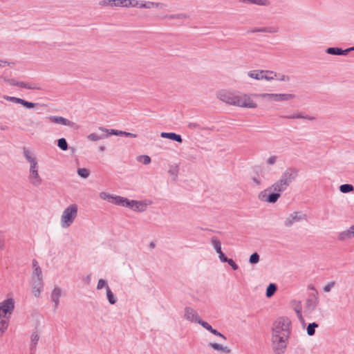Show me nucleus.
I'll return each instance as SVG.
<instances>
[{
    "label": "nucleus",
    "mask_w": 354,
    "mask_h": 354,
    "mask_svg": "<svg viewBox=\"0 0 354 354\" xmlns=\"http://www.w3.org/2000/svg\"><path fill=\"white\" fill-rule=\"evenodd\" d=\"M295 312H296V313L297 315L298 318L300 320L304 321V319H303V317H302V314H301V304H299V306L295 308Z\"/></svg>",
    "instance_id": "52"
},
{
    "label": "nucleus",
    "mask_w": 354,
    "mask_h": 354,
    "mask_svg": "<svg viewBox=\"0 0 354 354\" xmlns=\"http://www.w3.org/2000/svg\"><path fill=\"white\" fill-rule=\"evenodd\" d=\"M211 242L214 247L217 253L221 252V244L219 240H218L216 237H213L211 239Z\"/></svg>",
    "instance_id": "33"
},
{
    "label": "nucleus",
    "mask_w": 354,
    "mask_h": 354,
    "mask_svg": "<svg viewBox=\"0 0 354 354\" xmlns=\"http://www.w3.org/2000/svg\"><path fill=\"white\" fill-rule=\"evenodd\" d=\"M61 296L62 289L59 287H55L50 295L51 301L54 303L55 308H57Z\"/></svg>",
    "instance_id": "18"
},
{
    "label": "nucleus",
    "mask_w": 354,
    "mask_h": 354,
    "mask_svg": "<svg viewBox=\"0 0 354 354\" xmlns=\"http://www.w3.org/2000/svg\"><path fill=\"white\" fill-rule=\"evenodd\" d=\"M4 80H5V82H8L10 85L17 86H18L19 82L15 80H13V79H10V80L4 79Z\"/></svg>",
    "instance_id": "55"
},
{
    "label": "nucleus",
    "mask_w": 354,
    "mask_h": 354,
    "mask_svg": "<svg viewBox=\"0 0 354 354\" xmlns=\"http://www.w3.org/2000/svg\"><path fill=\"white\" fill-rule=\"evenodd\" d=\"M185 317L187 320L192 322L198 323V320L201 319L197 313L189 307H186L185 308Z\"/></svg>",
    "instance_id": "12"
},
{
    "label": "nucleus",
    "mask_w": 354,
    "mask_h": 354,
    "mask_svg": "<svg viewBox=\"0 0 354 354\" xmlns=\"http://www.w3.org/2000/svg\"><path fill=\"white\" fill-rule=\"evenodd\" d=\"M319 300L318 297L317 291H315V293L313 294L311 297H310L306 303V310L308 313H311L315 310L317 305L319 304Z\"/></svg>",
    "instance_id": "8"
},
{
    "label": "nucleus",
    "mask_w": 354,
    "mask_h": 354,
    "mask_svg": "<svg viewBox=\"0 0 354 354\" xmlns=\"http://www.w3.org/2000/svg\"><path fill=\"white\" fill-rule=\"evenodd\" d=\"M108 137V134H105V135H102V136H99L97 135V133H91L88 136V139L91 140V141H97L99 140H101V139H104V138H106Z\"/></svg>",
    "instance_id": "32"
},
{
    "label": "nucleus",
    "mask_w": 354,
    "mask_h": 354,
    "mask_svg": "<svg viewBox=\"0 0 354 354\" xmlns=\"http://www.w3.org/2000/svg\"><path fill=\"white\" fill-rule=\"evenodd\" d=\"M198 324H201L204 328H205L210 333L213 330V328L210 324H209L207 322L202 320L201 319L198 320Z\"/></svg>",
    "instance_id": "45"
},
{
    "label": "nucleus",
    "mask_w": 354,
    "mask_h": 354,
    "mask_svg": "<svg viewBox=\"0 0 354 354\" xmlns=\"http://www.w3.org/2000/svg\"><path fill=\"white\" fill-rule=\"evenodd\" d=\"M252 180H253V182H254L256 185H261V179H260V178H257V177H253V178H252Z\"/></svg>",
    "instance_id": "60"
},
{
    "label": "nucleus",
    "mask_w": 354,
    "mask_h": 354,
    "mask_svg": "<svg viewBox=\"0 0 354 354\" xmlns=\"http://www.w3.org/2000/svg\"><path fill=\"white\" fill-rule=\"evenodd\" d=\"M306 218L305 214H301L299 212H295L289 215L284 221V225L286 227L292 226L295 223L299 222Z\"/></svg>",
    "instance_id": "7"
},
{
    "label": "nucleus",
    "mask_w": 354,
    "mask_h": 354,
    "mask_svg": "<svg viewBox=\"0 0 354 354\" xmlns=\"http://www.w3.org/2000/svg\"><path fill=\"white\" fill-rule=\"evenodd\" d=\"M280 81H288L289 80V77L288 76H286L284 75H281V77L279 78Z\"/></svg>",
    "instance_id": "64"
},
{
    "label": "nucleus",
    "mask_w": 354,
    "mask_h": 354,
    "mask_svg": "<svg viewBox=\"0 0 354 354\" xmlns=\"http://www.w3.org/2000/svg\"><path fill=\"white\" fill-rule=\"evenodd\" d=\"M298 176V169L294 167L288 168L281 175L279 180L268 189L259 194V198L264 202L274 203L281 196V193L285 191L290 183Z\"/></svg>",
    "instance_id": "1"
},
{
    "label": "nucleus",
    "mask_w": 354,
    "mask_h": 354,
    "mask_svg": "<svg viewBox=\"0 0 354 354\" xmlns=\"http://www.w3.org/2000/svg\"><path fill=\"white\" fill-rule=\"evenodd\" d=\"M218 254L219 255V259L222 262H226L227 261L228 258L225 256L222 251L218 252Z\"/></svg>",
    "instance_id": "57"
},
{
    "label": "nucleus",
    "mask_w": 354,
    "mask_h": 354,
    "mask_svg": "<svg viewBox=\"0 0 354 354\" xmlns=\"http://www.w3.org/2000/svg\"><path fill=\"white\" fill-rule=\"evenodd\" d=\"M295 95L290 93H281L278 94V102L279 101H288L294 99Z\"/></svg>",
    "instance_id": "28"
},
{
    "label": "nucleus",
    "mask_w": 354,
    "mask_h": 354,
    "mask_svg": "<svg viewBox=\"0 0 354 354\" xmlns=\"http://www.w3.org/2000/svg\"><path fill=\"white\" fill-rule=\"evenodd\" d=\"M211 333L216 336L221 337L224 340L226 339V337L224 335H223L222 333H221L220 332H218V330H216V329L213 328V330L211 331Z\"/></svg>",
    "instance_id": "53"
},
{
    "label": "nucleus",
    "mask_w": 354,
    "mask_h": 354,
    "mask_svg": "<svg viewBox=\"0 0 354 354\" xmlns=\"http://www.w3.org/2000/svg\"><path fill=\"white\" fill-rule=\"evenodd\" d=\"M21 102L20 104L24 106L25 107H26L28 109H32V108H33L35 106V103L26 101V100H24L23 99H21Z\"/></svg>",
    "instance_id": "48"
},
{
    "label": "nucleus",
    "mask_w": 354,
    "mask_h": 354,
    "mask_svg": "<svg viewBox=\"0 0 354 354\" xmlns=\"http://www.w3.org/2000/svg\"><path fill=\"white\" fill-rule=\"evenodd\" d=\"M263 80L270 81L274 80L277 75L275 72L272 71H264Z\"/></svg>",
    "instance_id": "29"
},
{
    "label": "nucleus",
    "mask_w": 354,
    "mask_h": 354,
    "mask_svg": "<svg viewBox=\"0 0 354 354\" xmlns=\"http://www.w3.org/2000/svg\"><path fill=\"white\" fill-rule=\"evenodd\" d=\"M209 346L214 348V350L221 351L225 354H229L231 353V349L227 346H223L218 343H209Z\"/></svg>",
    "instance_id": "23"
},
{
    "label": "nucleus",
    "mask_w": 354,
    "mask_h": 354,
    "mask_svg": "<svg viewBox=\"0 0 354 354\" xmlns=\"http://www.w3.org/2000/svg\"><path fill=\"white\" fill-rule=\"evenodd\" d=\"M23 153L26 160L30 163L29 174L28 179L33 187H39L43 180L39 174V165L33 153L28 148H23Z\"/></svg>",
    "instance_id": "3"
},
{
    "label": "nucleus",
    "mask_w": 354,
    "mask_h": 354,
    "mask_svg": "<svg viewBox=\"0 0 354 354\" xmlns=\"http://www.w3.org/2000/svg\"><path fill=\"white\" fill-rule=\"evenodd\" d=\"M165 6V5L162 3H159V2H151V1H148V2H145V3H142L141 4H139L138 5V7L140 8H163Z\"/></svg>",
    "instance_id": "24"
},
{
    "label": "nucleus",
    "mask_w": 354,
    "mask_h": 354,
    "mask_svg": "<svg viewBox=\"0 0 354 354\" xmlns=\"http://www.w3.org/2000/svg\"><path fill=\"white\" fill-rule=\"evenodd\" d=\"M254 96L259 97L261 98H268L270 100L271 93H261V94H255Z\"/></svg>",
    "instance_id": "54"
},
{
    "label": "nucleus",
    "mask_w": 354,
    "mask_h": 354,
    "mask_svg": "<svg viewBox=\"0 0 354 354\" xmlns=\"http://www.w3.org/2000/svg\"><path fill=\"white\" fill-rule=\"evenodd\" d=\"M10 319H0V338L3 337L5 332L7 330L9 325Z\"/></svg>",
    "instance_id": "26"
},
{
    "label": "nucleus",
    "mask_w": 354,
    "mask_h": 354,
    "mask_svg": "<svg viewBox=\"0 0 354 354\" xmlns=\"http://www.w3.org/2000/svg\"><path fill=\"white\" fill-rule=\"evenodd\" d=\"M32 268L33 269L36 268H39L40 266H39V263L37 262V261L36 259H33L32 261Z\"/></svg>",
    "instance_id": "61"
},
{
    "label": "nucleus",
    "mask_w": 354,
    "mask_h": 354,
    "mask_svg": "<svg viewBox=\"0 0 354 354\" xmlns=\"http://www.w3.org/2000/svg\"><path fill=\"white\" fill-rule=\"evenodd\" d=\"M167 18L169 19H187L189 18V16L186 14L180 13L168 15Z\"/></svg>",
    "instance_id": "35"
},
{
    "label": "nucleus",
    "mask_w": 354,
    "mask_h": 354,
    "mask_svg": "<svg viewBox=\"0 0 354 354\" xmlns=\"http://www.w3.org/2000/svg\"><path fill=\"white\" fill-rule=\"evenodd\" d=\"M354 238V225L348 230L340 232L338 235V240L345 241Z\"/></svg>",
    "instance_id": "13"
},
{
    "label": "nucleus",
    "mask_w": 354,
    "mask_h": 354,
    "mask_svg": "<svg viewBox=\"0 0 354 354\" xmlns=\"http://www.w3.org/2000/svg\"><path fill=\"white\" fill-rule=\"evenodd\" d=\"M290 326V321L288 318L280 317L273 324L272 335L289 337Z\"/></svg>",
    "instance_id": "5"
},
{
    "label": "nucleus",
    "mask_w": 354,
    "mask_h": 354,
    "mask_svg": "<svg viewBox=\"0 0 354 354\" xmlns=\"http://www.w3.org/2000/svg\"><path fill=\"white\" fill-rule=\"evenodd\" d=\"M353 50H354V47H351V48H347L346 50H342V48H339L332 47V48H327L326 53L328 54H330V55H346L348 54V52Z\"/></svg>",
    "instance_id": "19"
},
{
    "label": "nucleus",
    "mask_w": 354,
    "mask_h": 354,
    "mask_svg": "<svg viewBox=\"0 0 354 354\" xmlns=\"http://www.w3.org/2000/svg\"><path fill=\"white\" fill-rule=\"evenodd\" d=\"M317 327H318V324L315 322L309 324L307 327L308 335L309 336H313L315 333V328H317Z\"/></svg>",
    "instance_id": "41"
},
{
    "label": "nucleus",
    "mask_w": 354,
    "mask_h": 354,
    "mask_svg": "<svg viewBox=\"0 0 354 354\" xmlns=\"http://www.w3.org/2000/svg\"><path fill=\"white\" fill-rule=\"evenodd\" d=\"M127 203L129 205H127V207L135 210V211H139V212H144L147 209V204L143 201H129L128 199Z\"/></svg>",
    "instance_id": "11"
},
{
    "label": "nucleus",
    "mask_w": 354,
    "mask_h": 354,
    "mask_svg": "<svg viewBox=\"0 0 354 354\" xmlns=\"http://www.w3.org/2000/svg\"><path fill=\"white\" fill-rule=\"evenodd\" d=\"M106 287H109V286H108L107 281L106 280L101 279L98 281V283L97 285V290H101L103 288H105L106 289Z\"/></svg>",
    "instance_id": "46"
},
{
    "label": "nucleus",
    "mask_w": 354,
    "mask_h": 354,
    "mask_svg": "<svg viewBox=\"0 0 354 354\" xmlns=\"http://www.w3.org/2000/svg\"><path fill=\"white\" fill-rule=\"evenodd\" d=\"M287 336L272 335V348L275 354H283L287 347Z\"/></svg>",
    "instance_id": "6"
},
{
    "label": "nucleus",
    "mask_w": 354,
    "mask_h": 354,
    "mask_svg": "<svg viewBox=\"0 0 354 354\" xmlns=\"http://www.w3.org/2000/svg\"><path fill=\"white\" fill-rule=\"evenodd\" d=\"M48 120L53 123L55 124H60L64 126H68L71 127H75V124L73 122L70 121L69 120L63 118L62 116H49L48 117Z\"/></svg>",
    "instance_id": "10"
},
{
    "label": "nucleus",
    "mask_w": 354,
    "mask_h": 354,
    "mask_svg": "<svg viewBox=\"0 0 354 354\" xmlns=\"http://www.w3.org/2000/svg\"><path fill=\"white\" fill-rule=\"evenodd\" d=\"M264 70H256V71H250L248 75L250 77L261 80H263V75H264Z\"/></svg>",
    "instance_id": "25"
},
{
    "label": "nucleus",
    "mask_w": 354,
    "mask_h": 354,
    "mask_svg": "<svg viewBox=\"0 0 354 354\" xmlns=\"http://www.w3.org/2000/svg\"><path fill=\"white\" fill-rule=\"evenodd\" d=\"M78 206L77 204L68 205L62 212L61 225L63 228L70 227L77 216Z\"/></svg>",
    "instance_id": "4"
},
{
    "label": "nucleus",
    "mask_w": 354,
    "mask_h": 354,
    "mask_svg": "<svg viewBox=\"0 0 354 354\" xmlns=\"http://www.w3.org/2000/svg\"><path fill=\"white\" fill-rule=\"evenodd\" d=\"M77 174L82 178H86L90 175V171L86 168H79L77 171Z\"/></svg>",
    "instance_id": "40"
},
{
    "label": "nucleus",
    "mask_w": 354,
    "mask_h": 354,
    "mask_svg": "<svg viewBox=\"0 0 354 354\" xmlns=\"http://www.w3.org/2000/svg\"><path fill=\"white\" fill-rule=\"evenodd\" d=\"M33 274L37 278V279H42V271L41 268H36L33 269Z\"/></svg>",
    "instance_id": "49"
},
{
    "label": "nucleus",
    "mask_w": 354,
    "mask_h": 354,
    "mask_svg": "<svg viewBox=\"0 0 354 354\" xmlns=\"http://www.w3.org/2000/svg\"><path fill=\"white\" fill-rule=\"evenodd\" d=\"M335 281L329 282L327 285L324 287V291L326 292H328L330 291L331 288L335 286Z\"/></svg>",
    "instance_id": "50"
},
{
    "label": "nucleus",
    "mask_w": 354,
    "mask_h": 354,
    "mask_svg": "<svg viewBox=\"0 0 354 354\" xmlns=\"http://www.w3.org/2000/svg\"><path fill=\"white\" fill-rule=\"evenodd\" d=\"M188 127L189 129H197L199 127V125L197 124V123H189L188 124Z\"/></svg>",
    "instance_id": "59"
},
{
    "label": "nucleus",
    "mask_w": 354,
    "mask_h": 354,
    "mask_svg": "<svg viewBox=\"0 0 354 354\" xmlns=\"http://www.w3.org/2000/svg\"><path fill=\"white\" fill-rule=\"evenodd\" d=\"M217 97L227 104L248 109H256L257 103L252 95L239 91L221 90L217 93Z\"/></svg>",
    "instance_id": "2"
},
{
    "label": "nucleus",
    "mask_w": 354,
    "mask_h": 354,
    "mask_svg": "<svg viewBox=\"0 0 354 354\" xmlns=\"http://www.w3.org/2000/svg\"><path fill=\"white\" fill-rule=\"evenodd\" d=\"M99 129L100 131H102V132H106L109 135H115V136H125L127 137H131V138H136V134H133V133H129V132H126V131H118V130H115V129H105L104 127H100Z\"/></svg>",
    "instance_id": "15"
},
{
    "label": "nucleus",
    "mask_w": 354,
    "mask_h": 354,
    "mask_svg": "<svg viewBox=\"0 0 354 354\" xmlns=\"http://www.w3.org/2000/svg\"><path fill=\"white\" fill-rule=\"evenodd\" d=\"M277 290V286L274 283H270L268 288H267V290H266V297H272L274 292L276 291Z\"/></svg>",
    "instance_id": "36"
},
{
    "label": "nucleus",
    "mask_w": 354,
    "mask_h": 354,
    "mask_svg": "<svg viewBox=\"0 0 354 354\" xmlns=\"http://www.w3.org/2000/svg\"><path fill=\"white\" fill-rule=\"evenodd\" d=\"M280 118H284V119H305L310 121H313L315 120V117L314 116H310L306 114H305L303 112L296 113L290 115H281Z\"/></svg>",
    "instance_id": "14"
},
{
    "label": "nucleus",
    "mask_w": 354,
    "mask_h": 354,
    "mask_svg": "<svg viewBox=\"0 0 354 354\" xmlns=\"http://www.w3.org/2000/svg\"><path fill=\"white\" fill-rule=\"evenodd\" d=\"M39 339V337L37 333H33L31 335V350L35 349Z\"/></svg>",
    "instance_id": "38"
},
{
    "label": "nucleus",
    "mask_w": 354,
    "mask_h": 354,
    "mask_svg": "<svg viewBox=\"0 0 354 354\" xmlns=\"http://www.w3.org/2000/svg\"><path fill=\"white\" fill-rule=\"evenodd\" d=\"M10 315L9 314H4L3 313L1 310H0V319H10Z\"/></svg>",
    "instance_id": "58"
},
{
    "label": "nucleus",
    "mask_w": 354,
    "mask_h": 354,
    "mask_svg": "<svg viewBox=\"0 0 354 354\" xmlns=\"http://www.w3.org/2000/svg\"><path fill=\"white\" fill-rule=\"evenodd\" d=\"M58 147L63 151H66L68 149V144L65 138H60L57 141Z\"/></svg>",
    "instance_id": "42"
},
{
    "label": "nucleus",
    "mask_w": 354,
    "mask_h": 354,
    "mask_svg": "<svg viewBox=\"0 0 354 354\" xmlns=\"http://www.w3.org/2000/svg\"><path fill=\"white\" fill-rule=\"evenodd\" d=\"M128 199L127 198H124L120 196H113L112 197V199L111 201V203L117 205H121L123 207H127V205H129L127 203Z\"/></svg>",
    "instance_id": "21"
},
{
    "label": "nucleus",
    "mask_w": 354,
    "mask_h": 354,
    "mask_svg": "<svg viewBox=\"0 0 354 354\" xmlns=\"http://www.w3.org/2000/svg\"><path fill=\"white\" fill-rule=\"evenodd\" d=\"M101 7H122V0H102L99 2Z\"/></svg>",
    "instance_id": "20"
},
{
    "label": "nucleus",
    "mask_w": 354,
    "mask_h": 354,
    "mask_svg": "<svg viewBox=\"0 0 354 354\" xmlns=\"http://www.w3.org/2000/svg\"><path fill=\"white\" fill-rule=\"evenodd\" d=\"M279 27L277 26H270V27H262V28H254L250 32L252 33L257 32H267L270 34H274L279 32Z\"/></svg>",
    "instance_id": "17"
},
{
    "label": "nucleus",
    "mask_w": 354,
    "mask_h": 354,
    "mask_svg": "<svg viewBox=\"0 0 354 354\" xmlns=\"http://www.w3.org/2000/svg\"><path fill=\"white\" fill-rule=\"evenodd\" d=\"M240 1L246 3H254L259 6H268L270 4L268 0H240Z\"/></svg>",
    "instance_id": "27"
},
{
    "label": "nucleus",
    "mask_w": 354,
    "mask_h": 354,
    "mask_svg": "<svg viewBox=\"0 0 354 354\" xmlns=\"http://www.w3.org/2000/svg\"><path fill=\"white\" fill-rule=\"evenodd\" d=\"M18 86L24 88L26 89H30V90L39 89V87L37 86L35 84H30L25 83L24 82H19Z\"/></svg>",
    "instance_id": "31"
},
{
    "label": "nucleus",
    "mask_w": 354,
    "mask_h": 354,
    "mask_svg": "<svg viewBox=\"0 0 354 354\" xmlns=\"http://www.w3.org/2000/svg\"><path fill=\"white\" fill-rule=\"evenodd\" d=\"M43 290V279H34L32 280V292L35 297H39Z\"/></svg>",
    "instance_id": "16"
},
{
    "label": "nucleus",
    "mask_w": 354,
    "mask_h": 354,
    "mask_svg": "<svg viewBox=\"0 0 354 354\" xmlns=\"http://www.w3.org/2000/svg\"><path fill=\"white\" fill-rule=\"evenodd\" d=\"M9 64L7 61L0 60V67H4L6 65Z\"/></svg>",
    "instance_id": "63"
},
{
    "label": "nucleus",
    "mask_w": 354,
    "mask_h": 354,
    "mask_svg": "<svg viewBox=\"0 0 354 354\" xmlns=\"http://www.w3.org/2000/svg\"><path fill=\"white\" fill-rule=\"evenodd\" d=\"M106 297L111 304H115L116 302V299L114 297L113 293L109 287H106Z\"/></svg>",
    "instance_id": "34"
},
{
    "label": "nucleus",
    "mask_w": 354,
    "mask_h": 354,
    "mask_svg": "<svg viewBox=\"0 0 354 354\" xmlns=\"http://www.w3.org/2000/svg\"><path fill=\"white\" fill-rule=\"evenodd\" d=\"M3 98L8 101L12 102L17 104H21V99L16 97H10L8 95H4Z\"/></svg>",
    "instance_id": "47"
},
{
    "label": "nucleus",
    "mask_w": 354,
    "mask_h": 354,
    "mask_svg": "<svg viewBox=\"0 0 354 354\" xmlns=\"http://www.w3.org/2000/svg\"><path fill=\"white\" fill-rule=\"evenodd\" d=\"M15 308V301L12 298L6 299L0 303V310L4 314L11 315Z\"/></svg>",
    "instance_id": "9"
},
{
    "label": "nucleus",
    "mask_w": 354,
    "mask_h": 354,
    "mask_svg": "<svg viewBox=\"0 0 354 354\" xmlns=\"http://www.w3.org/2000/svg\"><path fill=\"white\" fill-rule=\"evenodd\" d=\"M160 136L164 138H169L173 140H175L178 142L181 143L183 142V139L181 136L179 134H176L175 133H165L162 132L160 134Z\"/></svg>",
    "instance_id": "22"
},
{
    "label": "nucleus",
    "mask_w": 354,
    "mask_h": 354,
    "mask_svg": "<svg viewBox=\"0 0 354 354\" xmlns=\"http://www.w3.org/2000/svg\"><path fill=\"white\" fill-rule=\"evenodd\" d=\"M122 7H138L139 2L137 0H122Z\"/></svg>",
    "instance_id": "30"
},
{
    "label": "nucleus",
    "mask_w": 354,
    "mask_h": 354,
    "mask_svg": "<svg viewBox=\"0 0 354 354\" xmlns=\"http://www.w3.org/2000/svg\"><path fill=\"white\" fill-rule=\"evenodd\" d=\"M138 162L144 165H149L151 162V158L147 155L139 156L137 158Z\"/></svg>",
    "instance_id": "39"
},
{
    "label": "nucleus",
    "mask_w": 354,
    "mask_h": 354,
    "mask_svg": "<svg viewBox=\"0 0 354 354\" xmlns=\"http://www.w3.org/2000/svg\"><path fill=\"white\" fill-rule=\"evenodd\" d=\"M259 261V255L257 252L253 253L249 259V262L251 264H256Z\"/></svg>",
    "instance_id": "43"
},
{
    "label": "nucleus",
    "mask_w": 354,
    "mask_h": 354,
    "mask_svg": "<svg viewBox=\"0 0 354 354\" xmlns=\"http://www.w3.org/2000/svg\"><path fill=\"white\" fill-rule=\"evenodd\" d=\"M339 190L342 193H348L354 190V187L350 184H344L339 187Z\"/></svg>",
    "instance_id": "37"
},
{
    "label": "nucleus",
    "mask_w": 354,
    "mask_h": 354,
    "mask_svg": "<svg viewBox=\"0 0 354 354\" xmlns=\"http://www.w3.org/2000/svg\"><path fill=\"white\" fill-rule=\"evenodd\" d=\"M276 160H277V157L275 156H270L268 160H267V163L268 165H274L275 162H276Z\"/></svg>",
    "instance_id": "56"
},
{
    "label": "nucleus",
    "mask_w": 354,
    "mask_h": 354,
    "mask_svg": "<svg viewBox=\"0 0 354 354\" xmlns=\"http://www.w3.org/2000/svg\"><path fill=\"white\" fill-rule=\"evenodd\" d=\"M226 262L232 267L234 270H236L239 268L238 265L233 261V259H228Z\"/></svg>",
    "instance_id": "51"
},
{
    "label": "nucleus",
    "mask_w": 354,
    "mask_h": 354,
    "mask_svg": "<svg viewBox=\"0 0 354 354\" xmlns=\"http://www.w3.org/2000/svg\"><path fill=\"white\" fill-rule=\"evenodd\" d=\"M270 100H272L274 101H278V94L271 93Z\"/></svg>",
    "instance_id": "62"
},
{
    "label": "nucleus",
    "mask_w": 354,
    "mask_h": 354,
    "mask_svg": "<svg viewBox=\"0 0 354 354\" xmlns=\"http://www.w3.org/2000/svg\"><path fill=\"white\" fill-rule=\"evenodd\" d=\"M100 197L102 200H106V201H108L109 203H111V201L112 199L113 195L109 194V193L102 192L100 193Z\"/></svg>",
    "instance_id": "44"
}]
</instances>
